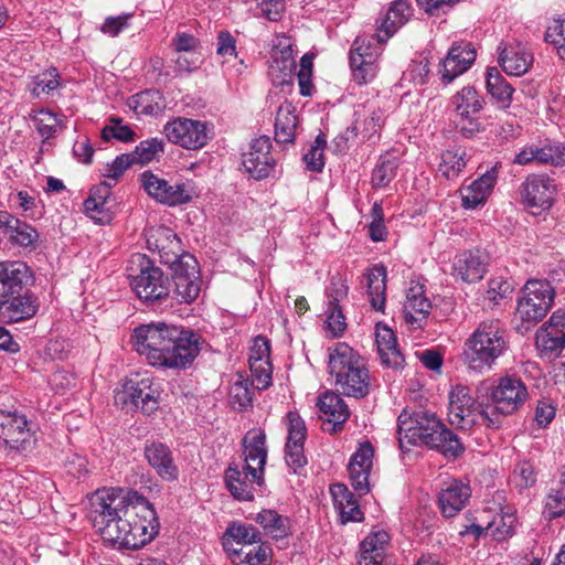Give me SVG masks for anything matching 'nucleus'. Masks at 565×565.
<instances>
[{
    "label": "nucleus",
    "mask_w": 565,
    "mask_h": 565,
    "mask_svg": "<svg viewBox=\"0 0 565 565\" xmlns=\"http://www.w3.org/2000/svg\"><path fill=\"white\" fill-rule=\"evenodd\" d=\"M127 277L136 295L148 302L169 295V279L143 254H134L127 265Z\"/></svg>",
    "instance_id": "nucleus-6"
},
{
    "label": "nucleus",
    "mask_w": 565,
    "mask_h": 565,
    "mask_svg": "<svg viewBox=\"0 0 565 565\" xmlns=\"http://www.w3.org/2000/svg\"><path fill=\"white\" fill-rule=\"evenodd\" d=\"M373 455L374 449L371 443L365 441L361 444L358 450L352 455L348 465L351 486L360 495H364L371 490L369 478L373 463Z\"/></svg>",
    "instance_id": "nucleus-17"
},
{
    "label": "nucleus",
    "mask_w": 565,
    "mask_h": 565,
    "mask_svg": "<svg viewBox=\"0 0 565 565\" xmlns=\"http://www.w3.org/2000/svg\"><path fill=\"white\" fill-rule=\"evenodd\" d=\"M536 161L541 163H550L553 166L565 164V148L558 146H545L535 148Z\"/></svg>",
    "instance_id": "nucleus-62"
},
{
    "label": "nucleus",
    "mask_w": 565,
    "mask_h": 565,
    "mask_svg": "<svg viewBox=\"0 0 565 565\" xmlns=\"http://www.w3.org/2000/svg\"><path fill=\"white\" fill-rule=\"evenodd\" d=\"M26 266L22 263H0V297L22 290Z\"/></svg>",
    "instance_id": "nucleus-37"
},
{
    "label": "nucleus",
    "mask_w": 565,
    "mask_h": 565,
    "mask_svg": "<svg viewBox=\"0 0 565 565\" xmlns=\"http://www.w3.org/2000/svg\"><path fill=\"white\" fill-rule=\"evenodd\" d=\"M111 186L113 184L110 182L104 181L98 186H96L92 191L89 198L85 200V211L92 218H97L96 214H99L105 210L107 199L110 195Z\"/></svg>",
    "instance_id": "nucleus-45"
},
{
    "label": "nucleus",
    "mask_w": 565,
    "mask_h": 565,
    "mask_svg": "<svg viewBox=\"0 0 565 565\" xmlns=\"http://www.w3.org/2000/svg\"><path fill=\"white\" fill-rule=\"evenodd\" d=\"M499 63L509 75L521 76L527 72L533 62V55L521 44L498 46Z\"/></svg>",
    "instance_id": "nucleus-28"
},
{
    "label": "nucleus",
    "mask_w": 565,
    "mask_h": 565,
    "mask_svg": "<svg viewBox=\"0 0 565 565\" xmlns=\"http://www.w3.org/2000/svg\"><path fill=\"white\" fill-rule=\"evenodd\" d=\"M262 540L260 532L253 525L234 521L228 524L222 537L224 550L228 553L239 547H249Z\"/></svg>",
    "instance_id": "nucleus-26"
},
{
    "label": "nucleus",
    "mask_w": 565,
    "mask_h": 565,
    "mask_svg": "<svg viewBox=\"0 0 565 565\" xmlns=\"http://www.w3.org/2000/svg\"><path fill=\"white\" fill-rule=\"evenodd\" d=\"M466 166V151L462 149H448L441 154L439 171L451 179L459 174Z\"/></svg>",
    "instance_id": "nucleus-44"
},
{
    "label": "nucleus",
    "mask_w": 565,
    "mask_h": 565,
    "mask_svg": "<svg viewBox=\"0 0 565 565\" xmlns=\"http://www.w3.org/2000/svg\"><path fill=\"white\" fill-rule=\"evenodd\" d=\"M546 508L554 518L565 515V472L563 473V484L548 494Z\"/></svg>",
    "instance_id": "nucleus-63"
},
{
    "label": "nucleus",
    "mask_w": 565,
    "mask_h": 565,
    "mask_svg": "<svg viewBox=\"0 0 565 565\" xmlns=\"http://www.w3.org/2000/svg\"><path fill=\"white\" fill-rule=\"evenodd\" d=\"M318 406L324 419L332 424V430L337 431L350 416L349 407L343 398L333 392H326L319 397Z\"/></svg>",
    "instance_id": "nucleus-33"
},
{
    "label": "nucleus",
    "mask_w": 565,
    "mask_h": 565,
    "mask_svg": "<svg viewBox=\"0 0 565 565\" xmlns=\"http://www.w3.org/2000/svg\"><path fill=\"white\" fill-rule=\"evenodd\" d=\"M476 402L470 388L462 384L455 385L449 392L448 417L451 425L467 429L475 423Z\"/></svg>",
    "instance_id": "nucleus-16"
},
{
    "label": "nucleus",
    "mask_w": 565,
    "mask_h": 565,
    "mask_svg": "<svg viewBox=\"0 0 565 565\" xmlns=\"http://www.w3.org/2000/svg\"><path fill=\"white\" fill-rule=\"evenodd\" d=\"M39 309L36 298L29 294L12 292L0 297V318L4 322H19L32 318Z\"/></svg>",
    "instance_id": "nucleus-20"
},
{
    "label": "nucleus",
    "mask_w": 565,
    "mask_h": 565,
    "mask_svg": "<svg viewBox=\"0 0 565 565\" xmlns=\"http://www.w3.org/2000/svg\"><path fill=\"white\" fill-rule=\"evenodd\" d=\"M252 374L250 385L259 391L266 390L271 385L273 366L269 360L249 362Z\"/></svg>",
    "instance_id": "nucleus-50"
},
{
    "label": "nucleus",
    "mask_w": 565,
    "mask_h": 565,
    "mask_svg": "<svg viewBox=\"0 0 565 565\" xmlns=\"http://www.w3.org/2000/svg\"><path fill=\"white\" fill-rule=\"evenodd\" d=\"M329 372L341 394L363 398L370 393L371 376L366 363L347 343L339 342L329 350Z\"/></svg>",
    "instance_id": "nucleus-5"
},
{
    "label": "nucleus",
    "mask_w": 565,
    "mask_h": 565,
    "mask_svg": "<svg viewBox=\"0 0 565 565\" xmlns=\"http://www.w3.org/2000/svg\"><path fill=\"white\" fill-rule=\"evenodd\" d=\"M499 168L500 164L495 163L492 168L486 170L478 179L472 181L471 184L463 188L461 192L462 205L466 209H476L478 205L486 202L497 183Z\"/></svg>",
    "instance_id": "nucleus-23"
},
{
    "label": "nucleus",
    "mask_w": 565,
    "mask_h": 565,
    "mask_svg": "<svg viewBox=\"0 0 565 565\" xmlns=\"http://www.w3.org/2000/svg\"><path fill=\"white\" fill-rule=\"evenodd\" d=\"M234 565H268L269 548L264 545L239 547L228 553Z\"/></svg>",
    "instance_id": "nucleus-43"
},
{
    "label": "nucleus",
    "mask_w": 565,
    "mask_h": 565,
    "mask_svg": "<svg viewBox=\"0 0 565 565\" xmlns=\"http://www.w3.org/2000/svg\"><path fill=\"white\" fill-rule=\"evenodd\" d=\"M139 179L147 194L159 203L174 206L186 203L192 198L184 184L170 183L152 171L142 172Z\"/></svg>",
    "instance_id": "nucleus-10"
},
{
    "label": "nucleus",
    "mask_w": 565,
    "mask_h": 565,
    "mask_svg": "<svg viewBox=\"0 0 565 565\" xmlns=\"http://www.w3.org/2000/svg\"><path fill=\"white\" fill-rule=\"evenodd\" d=\"M536 344L544 352L558 353L565 347V335L540 329L536 333Z\"/></svg>",
    "instance_id": "nucleus-55"
},
{
    "label": "nucleus",
    "mask_w": 565,
    "mask_h": 565,
    "mask_svg": "<svg viewBox=\"0 0 565 565\" xmlns=\"http://www.w3.org/2000/svg\"><path fill=\"white\" fill-rule=\"evenodd\" d=\"M396 168L395 158H381L372 172V185L374 188L386 186L394 179Z\"/></svg>",
    "instance_id": "nucleus-52"
},
{
    "label": "nucleus",
    "mask_w": 565,
    "mask_h": 565,
    "mask_svg": "<svg viewBox=\"0 0 565 565\" xmlns=\"http://www.w3.org/2000/svg\"><path fill=\"white\" fill-rule=\"evenodd\" d=\"M536 481L534 467L530 461L518 462L512 475V482L519 489H526Z\"/></svg>",
    "instance_id": "nucleus-58"
},
{
    "label": "nucleus",
    "mask_w": 565,
    "mask_h": 565,
    "mask_svg": "<svg viewBox=\"0 0 565 565\" xmlns=\"http://www.w3.org/2000/svg\"><path fill=\"white\" fill-rule=\"evenodd\" d=\"M164 150V142L158 138H150L141 141L131 153L135 162L149 163L153 161Z\"/></svg>",
    "instance_id": "nucleus-48"
},
{
    "label": "nucleus",
    "mask_w": 565,
    "mask_h": 565,
    "mask_svg": "<svg viewBox=\"0 0 565 565\" xmlns=\"http://www.w3.org/2000/svg\"><path fill=\"white\" fill-rule=\"evenodd\" d=\"M174 284V296L181 303H191L200 295L201 280L196 258L191 254H183L175 265L170 267Z\"/></svg>",
    "instance_id": "nucleus-8"
},
{
    "label": "nucleus",
    "mask_w": 565,
    "mask_h": 565,
    "mask_svg": "<svg viewBox=\"0 0 565 565\" xmlns=\"http://www.w3.org/2000/svg\"><path fill=\"white\" fill-rule=\"evenodd\" d=\"M253 386L249 380H237L230 388V397L232 403L239 409H244L252 404L253 401Z\"/></svg>",
    "instance_id": "nucleus-54"
},
{
    "label": "nucleus",
    "mask_w": 565,
    "mask_h": 565,
    "mask_svg": "<svg viewBox=\"0 0 565 565\" xmlns=\"http://www.w3.org/2000/svg\"><path fill=\"white\" fill-rule=\"evenodd\" d=\"M265 532L274 539H282L289 534V519L278 514L274 510H263L256 516Z\"/></svg>",
    "instance_id": "nucleus-42"
},
{
    "label": "nucleus",
    "mask_w": 565,
    "mask_h": 565,
    "mask_svg": "<svg viewBox=\"0 0 565 565\" xmlns=\"http://www.w3.org/2000/svg\"><path fill=\"white\" fill-rule=\"evenodd\" d=\"M515 527V516L512 513H503L493 518L486 526V532L490 533L497 541H502L513 534Z\"/></svg>",
    "instance_id": "nucleus-47"
},
{
    "label": "nucleus",
    "mask_w": 565,
    "mask_h": 565,
    "mask_svg": "<svg viewBox=\"0 0 565 565\" xmlns=\"http://www.w3.org/2000/svg\"><path fill=\"white\" fill-rule=\"evenodd\" d=\"M476 60V51L471 43L452 44L447 56L441 61L439 73L445 84L451 83L465 73Z\"/></svg>",
    "instance_id": "nucleus-18"
},
{
    "label": "nucleus",
    "mask_w": 565,
    "mask_h": 565,
    "mask_svg": "<svg viewBox=\"0 0 565 565\" xmlns=\"http://www.w3.org/2000/svg\"><path fill=\"white\" fill-rule=\"evenodd\" d=\"M58 76L56 68L47 70L34 76L28 87L35 97H40L43 94H50L58 87Z\"/></svg>",
    "instance_id": "nucleus-46"
},
{
    "label": "nucleus",
    "mask_w": 565,
    "mask_h": 565,
    "mask_svg": "<svg viewBox=\"0 0 565 565\" xmlns=\"http://www.w3.org/2000/svg\"><path fill=\"white\" fill-rule=\"evenodd\" d=\"M297 71V63L291 44L281 45L274 54L269 66V74L275 85H292Z\"/></svg>",
    "instance_id": "nucleus-27"
},
{
    "label": "nucleus",
    "mask_w": 565,
    "mask_h": 565,
    "mask_svg": "<svg viewBox=\"0 0 565 565\" xmlns=\"http://www.w3.org/2000/svg\"><path fill=\"white\" fill-rule=\"evenodd\" d=\"M32 120L38 132L46 139L53 137L60 128V120L56 115L46 109L35 113Z\"/></svg>",
    "instance_id": "nucleus-53"
},
{
    "label": "nucleus",
    "mask_w": 565,
    "mask_h": 565,
    "mask_svg": "<svg viewBox=\"0 0 565 565\" xmlns=\"http://www.w3.org/2000/svg\"><path fill=\"white\" fill-rule=\"evenodd\" d=\"M367 294L373 309L383 311L385 307L386 269L374 266L365 274Z\"/></svg>",
    "instance_id": "nucleus-38"
},
{
    "label": "nucleus",
    "mask_w": 565,
    "mask_h": 565,
    "mask_svg": "<svg viewBox=\"0 0 565 565\" xmlns=\"http://www.w3.org/2000/svg\"><path fill=\"white\" fill-rule=\"evenodd\" d=\"M545 40L557 47L558 56L565 61V20L557 23L554 28H548L545 33Z\"/></svg>",
    "instance_id": "nucleus-64"
},
{
    "label": "nucleus",
    "mask_w": 565,
    "mask_h": 565,
    "mask_svg": "<svg viewBox=\"0 0 565 565\" xmlns=\"http://www.w3.org/2000/svg\"><path fill=\"white\" fill-rule=\"evenodd\" d=\"M311 74H312V56L305 54L300 60L299 68L297 67L296 75L298 78L300 94L309 96L311 94Z\"/></svg>",
    "instance_id": "nucleus-60"
},
{
    "label": "nucleus",
    "mask_w": 565,
    "mask_h": 565,
    "mask_svg": "<svg viewBox=\"0 0 565 565\" xmlns=\"http://www.w3.org/2000/svg\"><path fill=\"white\" fill-rule=\"evenodd\" d=\"M509 348L507 331L499 320L479 323L463 345L461 360L468 370L483 373L494 365Z\"/></svg>",
    "instance_id": "nucleus-4"
},
{
    "label": "nucleus",
    "mask_w": 565,
    "mask_h": 565,
    "mask_svg": "<svg viewBox=\"0 0 565 565\" xmlns=\"http://www.w3.org/2000/svg\"><path fill=\"white\" fill-rule=\"evenodd\" d=\"M390 536L385 531H379L367 535L361 543L360 548L363 553H379L384 556Z\"/></svg>",
    "instance_id": "nucleus-61"
},
{
    "label": "nucleus",
    "mask_w": 565,
    "mask_h": 565,
    "mask_svg": "<svg viewBox=\"0 0 565 565\" xmlns=\"http://www.w3.org/2000/svg\"><path fill=\"white\" fill-rule=\"evenodd\" d=\"M490 398L501 414H513L527 398L524 383L515 376H503L493 387Z\"/></svg>",
    "instance_id": "nucleus-12"
},
{
    "label": "nucleus",
    "mask_w": 565,
    "mask_h": 565,
    "mask_svg": "<svg viewBox=\"0 0 565 565\" xmlns=\"http://www.w3.org/2000/svg\"><path fill=\"white\" fill-rule=\"evenodd\" d=\"M333 503L339 512L341 523L360 522L363 520V512L359 508L355 495L343 483H335L330 487Z\"/></svg>",
    "instance_id": "nucleus-30"
},
{
    "label": "nucleus",
    "mask_w": 565,
    "mask_h": 565,
    "mask_svg": "<svg viewBox=\"0 0 565 565\" xmlns=\"http://www.w3.org/2000/svg\"><path fill=\"white\" fill-rule=\"evenodd\" d=\"M379 45L374 43L373 38L358 36L353 42L350 60L355 56H360L362 60H371L376 62L379 56Z\"/></svg>",
    "instance_id": "nucleus-56"
},
{
    "label": "nucleus",
    "mask_w": 565,
    "mask_h": 565,
    "mask_svg": "<svg viewBox=\"0 0 565 565\" xmlns=\"http://www.w3.org/2000/svg\"><path fill=\"white\" fill-rule=\"evenodd\" d=\"M555 290L546 280H529L522 289L516 307V317L522 328L529 330L541 321L551 309Z\"/></svg>",
    "instance_id": "nucleus-7"
},
{
    "label": "nucleus",
    "mask_w": 565,
    "mask_h": 565,
    "mask_svg": "<svg viewBox=\"0 0 565 565\" xmlns=\"http://www.w3.org/2000/svg\"><path fill=\"white\" fill-rule=\"evenodd\" d=\"M0 439L11 449L26 451L30 447L26 418L15 412L0 411Z\"/></svg>",
    "instance_id": "nucleus-15"
},
{
    "label": "nucleus",
    "mask_w": 565,
    "mask_h": 565,
    "mask_svg": "<svg viewBox=\"0 0 565 565\" xmlns=\"http://www.w3.org/2000/svg\"><path fill=\"white\" fill-rule=\"evenodd\" d=\"M131 339L135 350L154 367L186 369L201 351L199 333L163 321L138 326Z\"/></svg>",
    "instance_id": "nucleus-2"
},
{
    "label": "nucleus",
    "mask_w": 565,
    "mask_h": 565,
    "mask_svg": "<svg viewBox=\"0 0 565 565\" xmlns=\"http://www.w3.org/2000/svg\"><path fill=\"white\" fill-rule=\"evenodd\" d=\"M0 227L4 230L9 238L20 246H30L39 237L34 227L20 221L8 212H0Z\"/></svg>",
    "instance_id": "nucleus-34"
},
{
    "label": "nucleus",
    "mask_w": 565,
    "mask_h": 565,
    "mask_svg": "<svg viewBox=\"0 0 565 565\" xmlns=\"http://www.w3.org/2000/svg\"><path fill=\"white\" fill-rule=\"evenodd\" d=\"M145 236L148 249L158 253L161 263L170 267L175 265L184 254L180 238L170 227L151 226L146 230Z\"/></svg>",
    "instance_id": "nucleus-11"
},
{
    "label": "nucleus",
    "mask_w": 565,
    "mask_h": 565,
    "mask_svg": "<svg viewBox=\"0 0 565 565\" xmlns=\"http://www.w3.org/2000/svg\"><path fill=\"white\" fill-rule=\"evenodd\" d=\"M525 203L532 207L550 209L556 193L554 180L545 174H532L522 184Z\"/></svg>",
    "instance_id": "nucleus-21"
},
{
    "label": "nucleus",
    "mask_w": 565,
    "mask_h": 565,
    "mask_svg": "<svg viewBox=\"0 0 565 565\" xmlns=\"http://www.w3.org/2000/svg\"><path fill=\"white\" fill-rule=\"evenodd\" d=\"M430 308L431 303L424 296L422 286L412 287L408 290L403 309L407 322L419 324L428 317Z\"/></svg>",
    "instance_id": "nucleus-36"
},
{
    "label": "nucleus",
    "mask_w": 565,
    "mask_h": 565,
    "mask_svg": "<svg viewBox=\"0 0 565 565\" xmlns=\"http://www.w3.org/2000/svg\"><path fill=\"white\" fill-rule=\"evenodd\" d=\"M90 521L104 541L118 548L138 550L159 531V520L152 504L143 497L127 503L121 491L98 490L90 499Z\"/></svg>",
    "instance_id": "nucleus-1"
},
{
    "label": "nucleus",
    "mask_w": 565,
    "mask_h": 565,
    "mask_svg": "<svg viewBox=\"0 0 565 565\" xmlns=\"http://www.w3.org/2000/svg\"><path fill=\"white\" fill-rule=\"evenodd\" d=\"M287 443L285 447V460L287 466L298 473L307 465L303 444L307 437V427L303 419L296 412L287 414Z\"/></svg>",
    "instance_id": "nucleus-13"
},
{
    "label": "nucleus",
    "mask_w": 565,
    "mask_h": 565,
    "mask_svg": "<svg viewBox=\"0 0 565 565\" xmlns=\"http://www.w3.org/2000/svg\"><path fill=\"white\" fill-rule=\"evenodd\" d=\"M411 15V7L406 0H397L386 12L377 26V43H385L402 25H404Z\"/></svg>",
    "instance_id": "nucleus-31"
},
{
    "label": "nucleus",
    "mask_w": 565,
    "mask_h": 565,
    "mask_svg": "<svg viewBox=\"0 0 565 565\" xmlns=\"http://www.w3.org/2000/svg\"><path fill=\"white\" fill-rule=\"evenodd\" d=\"M384 124V115L381 110H374L369 117L362 122L359 121V132L362 136L363 141L372 140L374 137H379L380 130Z\"/></svg>",
    "instance_id": "nucleus-59"
},
{
    "label": "nucleus",
    "mask_w": 565,
    "mask_h": 565,
    "mask_svg": "<svg viewBox=\"0 0 565 565\" xmlns=\"http://www.w3.org/2000/svg\"><path fill=\"white\" fill-rule=\"evenodd\" d=\"M145 457L151 468L164 481H174L179 469L170 448L162 443H151L145 447Z\"/></svg>",
    "instance_id": "nucleus-22"
},
{
    "label": "nucleus",
    "mask_w": 565,
    "mask_h": 565,
    "mask_svg": "<svg viewBox=\"0 0 565 565\" xmlns=\"http://www.w3.org/2000/svg\"><path fill=\"white\" fill-rule=\"evenodd\" d=\"M135 131L128 125H124V120L119 117H111L109 124L102 130V138L104 141H109L111 138L119 141H132Z\"/></svg>",
    "instance_id": "nucleus-51"
},
{
    "label": "nucleus",
    "mask_w": 565,
    "mask_h": 565,
    "mask_svg": "<svg viewBox=\"0 0 565 565\" xmlns=\"http://www.w3.org/2000/svg\"><path fill=\"white\" fill-rule=\"evenodd\" d=\"M471 489L468 483L452 480L448 483L438 495V505L445 518H452L460 512L469 498Z\"/></svg>",
    "instance_id": "nucleus-25"
},
{
    "label": "nucleus",
    "mask_w": 565,
    "mask_h": 565,
    "mask_svg": "<svg viewBox=\"0 0 565 565\" xmlns=\"http://www.w3.org/2000/svg\"><path fill=\"white\" fill-rule=\"evenodd\" d=\"M163 134L170 142L189 150L203 148L210 139L206 122L184 117L169 120Z\"/></svg>",
    "instance_id": "nucleus-9"
},
{
    "label": "nucleus",
    "mask_w": 565,
    "mask_h": 565,
    "mask_svg": "<svg viewBox=\"0 0 565 565\" xmlns=\"http://www.w3.org/2000/svg\"><path fill=\"white\" fill-rule=\"evenodd\" d=\"M130 106L138 114L157 116L166 108L164 99L157 89H147L132 96Z\"/></svg>",
    "instance_id": "nucleus-41"
},
{
    "label": "nucleus",
    "mask_w": 565,
    "mask_h": 565,
    "mask_svg": "<svg viewBox=\"0 0 565 565\" xmlns=\"http://www.w3.org/2000/svg\"><path fill=\"white\" fill-rule=\"evenodd\" d=\"M398 441L402 450L407 445H425L447 458L459 457L465 448L456 434L447 428L434 414L404 411L398 418Z\"/></svg>",
    "instance_id": "nucleus-3"
},
{
    "label": "nucleus",
    "mask_w": 565,
    "mask_h": 565,
    "mask_svg": "<svg viewBox=\"0 0 565 565\" xmlns=\"http://www.w3.org/2000/svg\"><path fill=\"white\" fill-rule=\"evenodd\" d=\"M266 435L263 430H250L244 439V469L248 470L255 481H264V466L267 458Z\"/></svg>",
    "instance_id": "nucleus-19"
},
{
    "label": "nucleus",
    "mask_w": 565,
    "mask_h": 565,
    "mask_svg": "<svg viewBox=\"0 0 565 565\" xmlns=\"http://www.w3.org/2000/svg\"><path fill=\"white\" fill-rule=\"evenodd\" d=\"M327 145V140L323 134L317 136L315 143L310 150L305 153L303 161L311 171H321L324 167L323 149Z\"/></svg>",
    "instance_id": "nucleus-57"
},
{
    "label": "nucleus",
    "mask_w": 565,
    "mask_h": 565,
    "mask_svg": "<svg viewBox=\"0 0 565 565\" xmlns=\"http://www.w3.org/2000/svg\"><path fill=\"white\" fill-rule=\"evenodd\" d=\"M225 483L232 495L241 501H252L254 499V484L262 486V482L255 481L249 471L238 470L230 466L225 471Z\"/></svg>",
    "instance_id": "nucleus-32"
},
{
    "label": "nucleus",
    "mask_w": 565,
    "mask_h": 565,
    "mask_svg": "<svg viewBox=\"0 0 565 565\" xmlns=\"http://www.w3.org/2000/svg\"><path fill=\"white\" fill-rule=\"evenodd\" d=\"M458 116L476 115L484 106V99L473 86H465L458 90L452 99Z\"/></svg>",
    "instance_id": "nucleus-39"
},
{
    "label": "nucleus",
    "mask_w": 565,
    "mask_h": 565,
    "mask_svg": "<svg viewBox=\"0 0 565 565\" xmlns=\"http://www.w3.org/2000/svg\"><path fill=\"white\" fill-rule=\"evenodd\" d=\"M487 89L500 108L510 106L514 89L497 68H489L487 72Z\"/></svg>",
    "instance_id": "nucleus-40"
},
{
    "label": "nucleus",
    "mask_w": 565,
    "mask_h": 565,
    "mask_svg": "<svg viewBox=\"0 0 565 565\" xmlns=\"http://www.w3.org/2000/svg\"><path fill=\"white\" fill-rule=\"evenodd\" d=\"M270 149L269 137L262 136L254 139L249 145V150L243 153L242 164L254 179L263 180L274 172L276 160L271 156Z\"/></svg>",
    "instance_id": "nucleus-14"
},
{
    "label": "nucleus",
    "mask_w": 565,
    "mask_h": 565,
    "mask_svg": "<svg viewBox=\"0 0 565 565\" xmlns=\"http://www.w3.org/2000/svg\"><path fill=\"white\" fill-rule=\"evenodd\" d=\"M454 275L466 282H476L487 271V256L480 250H465L455 257Z\"/></svg>",
    "instance_id": "nucleus-24"
},
{
    "label": "nucleus",
    "mask_w": 565,
    "mask_h": 565,
    "mask_svg": "<svg viewBox=\"0 0 565 565\" xmlns=\"http://www.w3.org/2000/svg\"><path fill=\"white\" fill-rule=\"evenodd\" d=\"M298 127V117L296 107L292 103L286 100L282 103L276 114L275 120V140L278 143H290L295 140Z\"/></svg>",
    "instance_id": "nucleus-35"
},
{
    "label": "nucleus",
    "mask_w": 565,
    "mask_h": 565,
    "mask_svg": "<svg viewBox=\"0 0 565 565\" xmlns=\"http://www.w3.org/2000/svg\"><path fill=\"white\" fill-rule=\"evenodd\" d=\"M375 342L382 364L398 369L404 364V356L398 349L396 337L392 329L386 326L376 324Z\"/></svg>",
    "instance_id": "nucleus-29"
},
{
    "label": "nucleus",
    "mask_w": 565,
    "mask_h": 565,
    "mask_svg": "<svg viewBox=\"0 0 565 565\" xmlns=\"http://www.w3.org/2000/svg\"><path fill=\"white\" fill-rule=\"evenodd\" d=\"M353 79L359 85H364L373 81L377 73L376 62L362 60L360 56L350 60Z\"/></svg>",
    "instance_id": "nucleus-49"
}]
</instances>
